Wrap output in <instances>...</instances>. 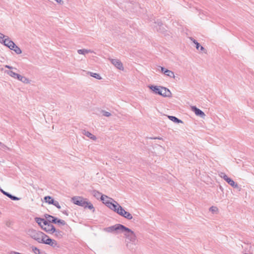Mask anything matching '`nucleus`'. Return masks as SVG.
<instances>
[{
	"label": "nucleus",
	"instance_id": "obj_17",
	"mask_svg": "<svg viewBox=\"0 0 254 254\" xmlns=\"http://www.w3.org/2000/svg\"><path fill=\"white\" fill-rule=\"evenodd\" d=\"M82 134L93 140H95L96 139V137L95 135L85 130H83L82 131Z\"/></svg>",
	"mask_w": 254,
	"mask_h": 254
},
{
	"label": "nucleus",
	"instance_id": "obj_12",
	"mask_svg": "<svg viewBox=\"0 0 254 254\" xmlns=\"http://www.w3.org/2000/svg\"><path fill=\"white\" fill-rule=\"evenodd\" d=\"M14 43L12 41L10 40L8 36H6L2 44L10 49L11 48V46H12V44H13Z\"/></svg>",
	"mask_w": 254,
	"mask_h": 254
},
{
	"label": "nucleus",
	"instance_id": "obj_34",
	"mask_svg": "<svg viewBox=\"0 0 254 254\" xmlns=\"http://www.w3.org/2000/svg\"><path fill=\"white\" fill-rule=\"evenodd\" d=\"M103 115L105 117H110L111 116V114L107 111H102Z\"/></svg>",
	"mask_w": 254,
	"mask_h": 254
},
{
	"label": "nucleus",
	"instance_id": "obj_35",
	"mask_svg": "<svg viewBox=\"0 0 254 254\" xmlns=\"http://www.w3.org/2000/svg\"><path fill=\"white\" fill-rule=\"evenodd\" d=\"M209 210L212 213H214L218 211V208L215 206H211L209 208Z\"/></svg>",
	"mask_w": 254,
	"mask_h": 254
},
{
	"label": "nucleus",
	"instance_id": "obj_38",
	"mask_svg": "<svg viewBox=\"0 0 254 254\" xmlns=\"http://www.w3.org/2000/svg\"><path fill=\"white\" fill-rule=\"evenodd\" d=\"M160 68H161V71L164 73L165 74L166 73L165 71L166 70H167L168 69H166L164 67H161V66H160Z\"/></svg>",
	"mask_w": 254,
	"mask_h": 254
},
{
	"label": "nucleus",
	"instance_id": "obj_25",
	"mask_svg": "<svg viewBox=\"0 0 254 254\" xmlns=\"http://www.w3.org/2000/svg\"><path fill=\"white\" fill-rule=\"evenodd\" d=\"M49 204L54 205L58 209H60L61 208L59 202L57 200H51L50 202H49Z\"/></svg>",
	"mask_w": 254,
	"mask_h": 254
},
{
	"label": "nucleus",
	"instance_id": "obj_19",
	"mask_svg": "<svg viewBox=\"0 0 254 254\" xmlns=\"http://www.w3.org/2000/svg\"><path fill=\"white\" fill-rule=\"evenodd\" d=\"M10 50L14 51L17 54H20L22 53L21 49L15 43L12 44V46H11Z\"/></svg>",
	"mask_w": 254,
	"mask_h": 254
},
{
	"label": "nucleus",
	"instance_id": "obj_9",
	"mask_svg": "<svg viewBox=\"0 0 254 254\" xmlns=\"http://www.w3.org/2000/svg\"><path fill=\"white\" fill-rule=\"evenodd\" d=\"M43 244L49 245L53 247L57 246V242L55 240L50 238L48 236L46 239H44V241L42 242Z\"/></svg>",
	"mask_w": 254,
	"mask_h": 254
},
{
	"label": "nucleus",
	"instance_id": "obj_21",
	"mask_svg": "<svg viewBox=\"0 0 254 254\" xmlns=\"http://www.w3.org/2000/svg\"><path fill=\"white\" fill-rule=\"evenodd\" d=\"M5 72L10 76L15 79H17L18 76L19 75V74H17L11 70H7L5 71Z\"/></svg>",
	"mask_w": 254,
	"mask_h": 254
},
{
	"label": "nucleus",
	"instance_id": "obj_43",
	"mask_svg": "<svg viewBox=\"0 0 254 254\" xmlns=\"http://www.w3.org/2000/svg\"><path fill=\"white\" fill-rule=\"evenodd\" d=\"M152 138V139H162L161 138L159 137H155V138Z\"/></svg>",
	"mask_w": 254,
	"mask_h": 254
},
{
	"label": "nucleus",
	"instance_id": "obj_40",
	"mask_svg": "<svg viewBox=\"0 0 254 254\" xmlns=\"http://www.w3.org/2000/svg\"><path fill=\"white\" fill-rule=\"evenodd\" d=\"M0 146L1 148L2 149H5V148H7L5 145H4L3 144H2L1 142H0Z\"/></svg>",
	"mask_w": 254,
	"mask_h": 254
},
{
	"label": "nucleus",
	"instance_id": "obj_3",
	"mask_svg": "<svg viewBox=\"0 0 254 254\" xmlns=\"http://www.w3.org/2000/svg\"><path fill=\"white\" fill-rule=\"evenodd\" d=\"M27 234L32 239L37 241L39 243H42L44 239L48 237V236L44 233L40 231H36L33 229H29L27 232Z\"/></svg>",
	"mask_w": 254,
	"mask_h": 254
},
{
	"label": "nucleus",
	"instance_id": "obj_6",
	"mask_svg": "<svg viewBox=\"0 0 254 254\" xmlns=\"http://www.w3.org/2000/svg\"><path fill=\"white\" fill-rule=\"evenodd\" d=\"M219 176L223 178L226 182H227L231 186L235 189H238V185L232 179L229 178L225 173L223 172H220L219 174Z\"/></svg>",
	"mask_w": 254,
	"mask_h": 254
},
{
	"label": "nucleus",
	"instance_id": "obj_14",
	"mask_svg": "<svg viewBox=\"0 0 254 254\" xmlns=\"http://www.w3.org/2000/svg\"><path fill=\"white\" fill-rule=\"evenodd\" d=\"M161 86H157L155 85H149L148 87L155 94H159L161 93Z\"/></svg>",
	"mask_w": 254,
	"mask_h": 254
},
{
	"label": "nucleus",
	"instance_id": "obj_36",
	"mask_svg": "<svg viewBox=\"0 0 254 254\" xmlns=\"http://www.w3.org/2000/svg\"><path fill=\"white\" fill-rule=\"evenodd\" d=\"M9 198H10L11 199L13 200H18L20 199L19 198L15 196H14V195H12V194H10V195H9Z\"/></svg>",
	"mask_w": 254,
	"mask_h": 254
},
{
	"label": "nucleus",
	"instance_id": "obj_5",
	"mask_svg": "<svg viewBox=\"0 0 254 254\" xmlns=\"http://www.w3.org/2000/svg\"><path fill=\"white\" fill-rule=\"evenodd\" d=\"M72 202L77 205L85 207L88 204L87 199L80 196H74L72 198Z\"/></svg>",
	"mask_w": 254,
	"mask_h": 254
},
{
	"label": "nucleus",
	"instance_id": "obj_7",
	"mask_svg": "<svg viewBox=\"0 0 254 254\" xmlns=\"http://www.w3.org/2000/svg\"><path fill=\"white\" fill-rule=\"evenodd\" d=\"M43 230L49 234H53L55 231V228L52 224H50L47 221V223L44 224L41 228Z\"/></svg>",
	"mask_w": 254,
	"mask_h": 254
},
{
	"label": "nucleus",
	"instance_id": "obj_37",
	"mask_svg": "<svg viewBox=\"0 0 254 254\" xmlns=\"http://www.w3.org/2000/svg\"><path fill=\"white\" fill-rule=\"evenodd\" d=\"M0 191L3 194H4L5 195H6V196L8 197H9V195H10V194L7 192H6L4 190H3L2 189H0Z\"/></svg>",
	"mask_w": 254,
	"mask_h": 254
},
{
	"label": "nucleus",
	"instance_id": "obj_13",
	"mask_svg": "<svg viewBox=\"0 0 254 254\" xmlns=\"http://www.w3.org/2000/svg\"><path fill=\"white\" fill-rule=\"evenodd\" d=\"M190 40L193 42V43L194 44H195L196 45V48L197 50H200V51H203L204 53H206V51L204 48V47H202V46H200L199 43H198L196 40L193 39L192 38H190Z\"/></svg>",
	"mask_w": 254,
	"mask_h": 254
},
{
	"label": "nucleus",
	"instance_id": "obj_1",
	"mask_svg": "<svg viewBox=\"0 0 254 254\" xmlns=\"http://www.w3.org/2000/svg\"><path fill=\"white\" fill-rule=\"evenodd\" d=\"M122 232H124L126 238V243L127 247L131 252L135 251L136 236L135 233L130 229L124 226Z\"/></svg>",
	"mask_w": 254,
	"mask_h": 254
},
{
	"label": "nucleus",
	"instance_id": "obj_23",
	"mask_svg": "<svg viewBox=\"0 0 254 254\" xmlns=\"http://www.w3.org/2000/svg\"><path fill=\"white\" fill-rule=\"evenodd\" d=\"M169 119L171 120L172 121L177 123H182L183 122L181 120L179 119L177 117L175 116H168Z\"/></svg>",
	"mask_w": 254,
	"mask_h": 254
},
{
	"label": "nucleus",
	"instance_id": "obj_26",
	"mask_svg": "<svg viewBox=\"0 0 254 254\" xmlns=\"http://www.w3.org/2000/svg\"><path fill=\"white\" fill-rule=\"evenodd\" d=\"M165 72H166V73H165V74L166 75H167L170 77H172V78H175V76L174 72H173L171 70H168V69L167 70H166Z\"/></svg>",
	"mask_w": 254,
	"mask_h": 254
},
{
	"label": "nucleus",
	"instance_id": "obj_15",
	"mask_svg": "<svg viewBox=\"0 0 254 254\" xmlns=\"http://www.w3.org/2000/svg\"><path fill=\"white\" fill-rule=\"evenodd\" d=\"M45 217L48 222L57 224V218L54 217V216L49 214H45Z\"/></svg>",
	"mask_w": 254,
	"mask_h": 254
},
{
	"label": "nucleus",
	"instance_id": "obj_22",
	"mask_svg": "<svg viewBox=\"0 0 254 254\" xmlns=\"http://www.w3.org/2000/svg\"><path fill=\"white\" fill-rule=\"evenodd\" d=\"M55 236L58 238H62L64 235V232L60 230H56L54 231Z\"/></svg>",
	"mask_w": 254,
	"mask_h": 254
},
{
	"label": "nucleus",
	"instance_id": "obj_42",
	"mask_svg": "<svg viewBox=\"0 0 254 254\" xmlns=\"http://www.w3.org/2000/svg\"><path fill=\"white\" fill-rule=\"evenodd\" d=\"M55 1H56L58 3H63V1L62 0H55Z\"/></svg>",
	"mask_w": 254,
	"mask_h": 254
},
{
	"label": "nucleus",
	"instance_id": "obj_27",
	"mask_svg": "<svg viewBox=\"0 0 254 254\" xmlns=\"http://www.w3.org/2000/svg\"><path fill=\"white\" fill-rule=\"evenodd\" d=\"M92 194L97 199H98L100 197H101V195H102L100 192L96 190H93L92 192Z\"/></svg>",
	"mask_w": 254,
	"mask_h": 254
},
{
	"label": "nucleus",
	"instance_id": "obj_11",
	"mask_svg": "<svg viewBox=\"0 0 254 254\" xmlns=\"http://www.w3.org/2000/svg\"><path fill=\"white\" fill-rule=\"evenodd\" d=\"M191 110L195 113L196 116H199L202 118H204L205 115L204 112L195 106H192Z\"/></svg>",
	"mask_w": 254,
	"mask_h": 254
},
{
	"label": "nucleus",
	"instance_id": "obj_10",
	"mask_svg": "<svg viewBox=\"0 0 254 254\" xmlns=\"http://www.w3.org/2000/svg\"><path fill=\"white\" fill-rule=\"evenodd\" d=\"M161 93H160L159 95H161L165 97H170L172 96V93L171 91L167 88L164 87H161L160 89Z\"/></svg>",
	"mask_w": 254,
	"mask_h": 254
},
{
	"label": "nucleus",
	"instance_id": "obj_16",
	"mask_svg": "<svg viewBox=\"0 0 254 254\" xmlns=\"http://www.w3.org/2000/svg\"><path fill=\"white\" fill-rule=\"evenodd\" d=\"M35 221L42 228V226H44V224L47 223V220L41 218L36 217L35 218Z\"/></svg>",
	"mask_w": 254,
	"mask_h": 254
},
{
	"label": "nucleus",
	"instance_id": "obj_28",
	"mask_svg": "<svg viewBox=\"0 0 254 254\" xmlns=\"http://www.w3.org/2000/svg\"><path fill=\"white\" fill-rule=\"evenodd\" d=\"M89 73L91 76L97 79H102V77L98 73H93L92 72H89Z\"/></svg>",
	"mask_w": 254,
	"mask_h": 254
},
{
	"label": "nucleus",
	"instance_id": "obj_29",
	"mask_svg": "<svg viewBox=\"0 0 254 254\" xmlns=\"http://www.w3.org/2000/svg\"><path fill=\"white\" fill-rule=\"evenodd\" d=\"M87 203H88V204L85 205L86 206H85L84 208H88L89 209L92 210V212H94L95 208H94L93 205H92V204L90 202H88V201H87Z\"/></svg>",
	"mask_w": 254,
	"mask_h": 254
},
{
	"label": "nucleus",
	"instance_id": "obj_31",
	"mask_svg": "<svg viewBox=\"0 0 254 254\" xmlns=\"http://www.w3.org/2000/svg\"><path fill=\"white\" fill-rule=\"evenodd\" d=\"M57 223H58L59 224H60L62 225H65L66 224V223L64 220H61V219H58V218L57 220Z\"/></svg>",
	"mask_w": 254,
	"mask_h": 254
},
{
	"label": "nucleus",
	"instance_id": "obj_33",
	"mask_svg": "<svg viewBox=\"0 0 254 254\" xmlns=\"http://www.w3.org/2000/svg\"><path fill=\"white\" fill-rule=\"evenodd\" d=\"M44 199L45 200V201L47 203H49V202L51 200H54V199L52 198V197L51 196H46L44 197Z\"/></svg>",
	"mask_w": 254,
	"mask_h": 254
},
{
	"label": "nucleus",
	"instance_id": "obj_8",
	"mask_svg": "<svg viewBox=\"0 0 254 254\" xmlns=\"http://www.w3.org/2000/svg\"><path fill=\"white\" fill-rule=\"evenodd\" d=\"M111 63L120 70H124V67L122 62L118 59H109Z\"/></svg>",
	"mask_w": 254,
	"mask_h": 254
},
{
	"label": "nucleus",
	"instance_id": "obj_39",
	"mask_svg": "<svg viewBox=\"0 0 254 254\" xmlns=\"http://www.w3.org/2000/svg\"><path fill=\"white\" fill-rule=\"evenodd\" d=\"M5 67L7 68L10 69H16L15 68H14L13 67L9 66V65H5Z\"/></svg>",
	"mask_w": 254,
	"mask_h": 254
},
{
	"label": "nucleus",
	"instance_id": "obj_18",
	"mask_svg": "<svg viewBox=\"0 0 254 254\" xmlns=\"http://www.w3.org/2000/svg\"><path fill=\"white\" fill-rule=\"evenodd\" d=\"M17 79L24 83H30V80L28 78L20 74H19Z\"/></svg>",
	"mask_w": 254,
	"mask_h": 254
},
{
	"label": "nucleus",
	"instance_id": "obj_2",
	"mask_svg": "<svg viewBox=\"0 0 254 254\" xmlns=\"http://www.w3.org/2000/svg\"><path fill=\"white\" fill-rule=\"evenodd\" d=\"M105 203L107 204V206H108L111 210L117 213L120 215L126 218L128 220H130L132 218V215L128 212L126 211L116 201H114V203L108 201H107Z\"/></svg>",
	"mask_w": 254,
	"mask_h": 254
},
{
	"label": "nucleus",
	"instance_id": "obj_4",
	"mask_svg": "<svg viewBox=\"0 0 254 254\" xmlns=\"http://www.w3.org/2000/svg\"><path fill=\"white\" fill-rule=\"evenodd\" d=\"M124 225L121 224H117L107 228H104V231L108 233H119L122 232Z\"/></svg>",
	"mask_w": 254,
	"mask_h": 254
},
{
	"label": "nucleus",
	"instance_id": "obj_20",
	"mask_svg": "<svg viewBox=\"0 0 254 254\" xmlns=\"http://www.w3.org/2000/svg\"><path fill=\"white\" fill-rule=\"evenodd\" d=\"M77 53L79 54H82V55H85L86 54L88 53H93V51L91 50H87V49H79L77 50Z\"/></svg>",
	"mask_w": 254,
	"mask_h": 254
},
{
	"label": "nucleus",
	"instance_id": "obj_24",
	"mask_svg": "<svg viewBox=\"0 0 254 254\" xmlns=\"http://www.w3.org/2000/svg\"><path fill=\"white\" fill-rule=\"evenodd\" d=\"M108 199H110L114 202L115 201L114 199L109 198L107 196L105 195H102L101 196V200H102L103 203H105L106 205H107V204L105 203L106 202H107V201L111 202L109 200H108Z\"/></svg>",
	"mask_w": 254,
	"mask_h": 254
},
{
	"label": "nucleus",
	"instance_id": "obj_30",
	"mask_svg": "<svg viewBox=\"0 0 254 254\" xmlns=\"http://www.w3.org/2000/svg\"><path fill=\"white\" fill-rule=\"evenodd\" d=\"M31 248L33 252L35 254H41L40 250L37 247L32 246Z\"/></svg>",
	"mask_w": 254,
	"mask_h": 254
},
{
	"label": "nucleus",
	"instance_id": "obj_32",
	"mask_svg": "<svg viewBox=\"0 0 254 254\" xmlns=\"http://www.w3.org/2000/svg\"><path fill=\"white\" fill-rule=\"evenodd\" d=\"M6 36H5L3 34L0 33V43L2 44L3 41L4 40V39L6 38Z\"/></svg>",
	"mask_w": 254,
	"mask_h": 254
},
{
	"label": "nucleus",
	"instance_id": "obj_41",
	"mask_svg": "<svg viewBox=\"0 0 254 254\" xmlns=\"http://www.w3.org/2000/svg\"><path fill=\"white\" fill-rule=\"evenodd\" d=\"M62 213L65 215H66V216H68V213H67V210H64V211H62Z\"/></svg>",
	"mask_w": 254,
	"mask_h": 254
}]
</instances>
